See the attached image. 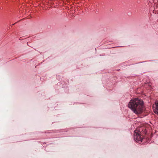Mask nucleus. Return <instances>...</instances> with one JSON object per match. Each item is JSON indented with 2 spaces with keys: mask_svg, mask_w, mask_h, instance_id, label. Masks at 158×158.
I'll use <instances>...</instances> for the list:
<instances>
[{
  "mask_svg": "<svg viewBox=\"0 0 158 158\" xmlns=\"http://www.w3.org/2000/svg\"><path fill=\"white\" fill-rule=\"evenodd\" d=\"M154 110L155 113L158 114V103L156 104V109Z\"/></svg>",
  "mask_w": 158,
  "mask_h": 158,
  "instance_id": "20e7f679",
  "label": "nucleus"
},
{
  "mask_svg": "<svg viewBox=\"0 0 158 158\" xmlns=\"http://www.w3.org/2000/svg\"><path fill=\"white\" fill-rule=\"evenodd\" d=\"M150 4H151L152 5H154L155 4H157L158 5V0H147Z\"/></svg>",
  "mask_w": 158,
  "mask_h": 158,
  "instance_id": "7ed1b4c3",
  "label": "nucleus"
},
{
  "mask_svg": "<svg viewBox=\"0 0 158 158\" xmlns=\"http://www.w3.org/2000/svg\"><path fill=\"white\" fill-rule=\"evenodd\" d=\"M143 106V101L138 98L131 99L128 104L129 108L136 114L141 113Z\"/></svg>",
  "mask_w": 158,
  "mask_h": 158,
  "instance_id": "f257e3e1",
  "label": "nucleus"
},
{
  "mask_svg": "<svg viewBox=\"0 0 158 158\" xmlns=\"http://www.w3.org/2000/svg\"><path fill=\"white\" fill-rule=\"evenodd\" d=\"M154 11H155V10H153V12L154 13H155V14H156V13H155V12H154Z\"/></svg>",
  "mask_w": 158,
  "mask_h": 158,
  "instance_id": "39448f33",
  "label": "nucleus"
},
{
  "mask_svg": "<svg viewBox=\"0 0 158 158\" xmlns=\"http://www.w3.org/2000/svg\"><path fill=\"white\" fill-rule=\"evenodd\" d=\"M140 133V132L138 130H135L134 131V139L138 142H141L143 140Z\"/></svg>",
  "mask_w": 158,
  "mask_h": 158,
  "instance_id": "f03ea898",
  "label": "nucleus"
}]
</instances>
